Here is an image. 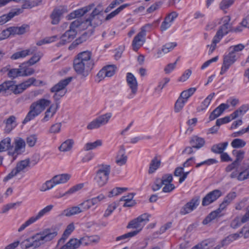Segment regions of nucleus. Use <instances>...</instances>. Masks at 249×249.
Returning a JSON list of instances; mask_svg holds the SVG:
<instances>
[{
  "instance_id": "obj_1",
  "label": "nucleus",
  "mask_w": 249,
  "mask_h": 249,
  "mask_svg": "<svg viewBox=\"0 0 249 249\" xmlns=\"http://www.w3.org/2000/svg\"><path fill=\"white\" fill-rule=\"evenodd\" d=\"M92 53L86 51L79 53L73 60V68L77 74L82 77H87L93 68Z\"/></svg>"
},
{
  "instance_id": "obj_2",
  "label": "nucleus",
  "mask_w": 249,
  "mask_h": 249,
  "mask_svg": "<svg viewBox=\"0 0 249 249\" xmlns=\"http://www.w3.org/2000/svg\"><path fill=\"white\" fill-rule=\"evenodd\" d=\"M51 104V101L50 100L45 98H41L32 103L30 106L29 111L23 121L22 124H25L35 119Z\"/></svg>"
},
{
  "instance_id": "obj_3",
  "label": "nucleus",
  "mask_w": 249,
  "mask_h": 249,
  "mask_svg": "<svg viewBox=\"0 0 249 249\" xmlns=\"http://www.w3.org/2000/svg\"><path fill=\"white\" fill-rule=\"evenodd\" d=\"M57 234L56 231L46 229L33 235L31 237L35 244V249L38 248L46 242L51 241Z\"/></svg>"
},
{
  "instance_id": "obj_4",
  "label": "nucleus",
  "mask_w": 249,
  "mask_h": 249,
  "mask_svg": "<svg viewBox=\"0 0 249 249\" xmlns=\"http://www.w3.org/2000/svg\"><path fill=\"white\" fill-rule=\"evenodd\" d=\"M111 167L108 164H101L97 167L94 180L100 187L105 186L107 182L110 173Z\"/></svg>"
},
{
  "instance_id": "obj_5",
  "label": "nucleus",
  "mask_w": 249,
  "mask_h": 249,
  "mask_svg": "<svg viewBox=\"0 0 249 249\" xmlns=\"http://www.w3.org/2000/svg\"><path fill=\"white\" fill-rule=\"evenodd\" d=\"M71 178V175L68 174H63L55 175L51 179L46 181L43 183L40 191L45 192L47 190L54 188L56 186L67 182Z\"/></svg>"
},
{
  "instance_id": "obj_6",
  "label": "nucleus",
  "mask_w": 249,
  "mask_h": 249,
  "mask_svg": "<svg viewBox=\"0 0 249 249\" xmlns=\"http://www.w3.org/2000/svg\"><path fill=\"white\" fill-rule=\"evenodd\" d=\"M150 215L143 213L137 218L131 221L127 226L128 229H136L133 231H138V233L142 230L143 227L149 221Z\"/></svg>"
},
{
  "instance_id": "obj_7",
  "label": "nucleus",
  "mask_w": 249,
  "mask_h": 249,
  "mask_svg": "<svg viewBox=\"0 0 249 249\" xmlns=\"http://www.w3.org/2000/svg\"><path fill=\"white\" fill-rule=\"evenodd\" d=\"M221 20L223 22V25L219 27L215 35L214 36V37L220 41L225 35L228 34L231 30V25L230 23L231 21V17L230 16H225L221 19Z\"/></svg>"
},
{
  "instance_id": "obj_8",
  "label": "nucleus",
  "mask_w": 249,
  "mask_h": 249,
  "mask_svg": "<svg viewBox=\"0 0 249 249\" xmlns=\"http://www.w3.org/2000/svg\"><path fill=\"white\" fill-rule=\"evenodd\" d=\"M30 160L29 159H26L24 160H22L18 162L17 164L16 167L4 178L3 181L6 182L16 176L19 173L24 172V170L26 168L30 166Z\"/></svg>"
},
{
  "instance_id": "obj_9",
  "label": "nucleus",
  "mask_w": 249,
  "mask_h": 249,
  "mask_svg": "<svg viewBox=\"0 0 249 249\" xmlns=\"http://www.w3.org/2000/svg\"><path fill=\"white\" fill-rule=\"evenodd\" d=\"M111 116V113H107L99 116L88 124L87 129L89 130L97 129L102 125L106 124L108 122Z\"/></svg>"
},
{
  "instance_id": "obj_10",
  "label": "nucleus",
  "mask_w": 249,
  "mask_h": 249,
  "mask_svg": "<svg viewBox=\"0 0 249 249\" xmlns=\"http://www.w3.org/2000/svg\"><path fill=\"white\" fill-rule=\"evenodd\" d=\"M126 81L127 85L130 89V93L129 94L128 98L131 99L137 93L138 83L136 78L131 72H128L126 74Z\"/></svg>"
},
{
  "instance_id": "obj_11",
  "label": "nucleus",
  "mask_w": 249,
  "mask_h": 249,
  "mask_svg": "<svg viewBox=\"0 0 249 249\" xmlns=\"http://www.w3.org/2000/svg\"><path fill=\"white\" fill-rule=\"evenodd\" d=\"M7 90H11L14 94H18L22 93L25 89L21 84L15 85L13 81H7L0 85V92Z\"/></svg>"
},
{
  "instance_id": "obj_12",
  "label": "nucleus",
  "mask_w": 249,
  "mask_h": 249,
  "mask_svg": "<svg viewBox=\"0 0 249 249\" xmlns=\"http://www.w3.org/2000/svg\"><path fill=\"white\" fill-rule=\"evenodd\" d=\"M237 56L235 53L230 51L229 53L225 55L223 58V62L221 69L220 74L223 75L229 69L236 60Z\"/></svg>"
},
{
  "instance_id": "obj_13",
  "label": "nucleus",
  "mask_w": 249,
  "mask_h": 249,
  "mask_svg": "<svg viewBox=\"0 0 249 249\" xmlns=\"http://www.w3.org/2000/svg\"><path fill=\"white\" fill-rule=\"evenodd\" d=\"M222 195L221 191L218 189L210 192L202 198V205L203 206L209 205L216 201Z\"/></svg>"
},
{
  "instance_id": "obj_14",
  "label": "nucleus",
  "mask_w": 249,
  "mask_h": 249,
  "mask_svg": "<svg viewBox=\"0 0 249 249\" xmlns=\"http://www.w3.org/2000/svg\"><path fill=\"white\" fill-rule=\"evenodd\" d=\"M200 197L196 196L193 198L189 202L187 203L180 210V213L185 215L192 212L196 209L199 204Z\"/></svg>"
},
{
  "instance_id": "obj_15",
  "label": "nucleus",
  "mask_w": 249,
  "mask_h": 249,
  "mask_svg": "<svg viewBox=\"0 0 249 249\" xmlns=\"http://www.w3.org/2000/svg\"><path fill=\"white\" fill-rule=\"evenodd\" d=\"M173 177L172 175H165L162 176V178H157L156 179L154 184L152 186V190L154 191L159 190L163 184H172Z\"/></svg>"
},
{
  "instance_id": "obj_16",
  "label": "nucleus",
  "mask_w": 249,
  "mask_h": 249,
  "mask_svg": "<svg viewBox=\"0 0 249 249\" xmlns=\"http://www.w3.org/2000/svg\"><path fill=\"white\" fill-rule=\"evenodd\" d=\"M146 31L143 29L135 36L132 41L134 51H137L145 42Z\"/></svg>"
},
{
  "instance_id": "obj_17",
  "label": "nucleus",
  "mask_w": 249,
  "mask_h": 249,
  "mask_svg": "<svg viewBox=\"0 0 249 249\" xmlns=\"http://www.w3.org/2000/svg\"><path fill=\"white\" fill-rule=\"evenodd\" d=\"M77 35V31L71 30L67 31L60 37V40L56 44V46L59 47L71 42Z\"/></svg>"
},
{
  "instance_id": "obj_18",
  "label": "nucleus",
  "mask_w": 249,
  "mask_h": 249,
  "mask_svg": "<svg viewBox=\"0 0 249 249\" xmlns=\"http://www.w3.org/2000/svg\"><path fill=\"white\" fill-rule=\"evenodd\" d=\"M72 79L71 77H69L60 80L51 89V92H61L67 90L66 88L71 81Z\"/></svg>"
},
{
  "instance_id": "obj_19",
  "label": "nucleus",
  "mask_w": 249,
  "mask_h": 249,
  "mask_svg": "<svg viewBox=\"0 0 249 249\" xmlns=\"http://www.w3.org/2000/svg\"><path fill=\"white\" fill-rule=\"evenodd\" d=\"M59 107V103H56L55 104L50 105L49 107L44 113V116L41 120L42 122H46L52 119Z\"/></svg>"
},
{
  "instance_id": "obj_20",
  "label": "nucleus",
  "mask_w": 249,
  "mask_h": 249,
  "mask_svg": "<svg viewBox=\"0 0 249 249\" xmlns=\"http://www.w3.org/2000/svg\"><path fill=\"white\" fill-rule=\"evenodd\" d=\"M94 6V4L91 3L87 6L73 11L69 15V19H71L83 16L86 13L91 10Z\"/></svg>"
},
{
  "instance_id": "obj_21",
  "label": "nucleus",
  "mask_w": 249,
  "mask_h": 249,
  "mask_svg": "<svg viewBox=\"0 0 249 249\" xmlns=\"http://www.w3.org/2000/svg\"><path fill=\"white\" fill-rule=\"evenodd\" d=\"M36 51V47H33L29 49L22 50L14 53L10 56V58L11 59L14 60L20 58H24L28 55L33 54Z\"/></svg>"
},
{
  "instance_id": "obj_22",
  "label": "nucleus",
  "mask_w": 249,
  "mask_h": 249,
  "mask_svg": "<svg viewBox=\"0 0 249 249\" xmlns=\"http://www.w3.org/2000/svg\"><path fill=\"white\" fill-rule=\"evenodd\" d=\"M82 245L81 238H71L66 244L61 246L59 249H77Z\"/></svg>"
},
{
  "instance_id": "obj_23",
  "label": "nucleus",
  "mask_w": 249,
  "mask_h": 249,
  "mask_svg": "<svg viewBox=\"0 0 249 249\" xmlns=\"http://www.w3.org/2000/svg\"><path fill=\"white\" fill-rule=\"evenodd\" d=\"M127 159V157L125 155V149L123 146H121L116 156L115 162L118 165L122 166L125 164Z\"/></svg>"
},
{
  "instance_id": "obj_24",
  "label": "nucleus",
  "mask_w": 249,
  "mask_h": 249,
  "mask_svg": "<svg viewBox=\"0 0 249 249\" xmlns=\"http://www.w3.org/2000/svg\"><path fill=\"white\" fill-rule=\"evenodd\" d=\"M228 107V106L225 104H221L218 107L215 108L210 114L209 119L213 121L219 117Z\"/></svg>"
},
{
  "instance_id": "obj_25",
  "label": "nucleus",
  "mask_w": 249,
  "mask_h": 249,
  "mask_svg": "<svg viewBox=\"0 0 249 249\" xmlns=\"http://www.w3.org/2000/svg\"><path fill=\"white\" fill-rule=\"evenodd\" d=\"M224 209H220V206L216 210L211 212L203 221V224H207L212 220L221 217L222 214L221 213Z\"/></svg>"
},
{
  "instance_id": "obj_26",
  "label": "nucleus",
  "mask_w": 249,
  "mask_h": 249,
  "mask_svg": "<svg viewBox=\"0 0 249 249\" xmlns=\"http://www.w3.org/2000/svg\"><path fill=\"white\" fill-rule=\"evenodd\" d=\"M82 213L81 207L78 205L68 208L63 211L60 214L61 216L70 217Z\"/></svg>"
},
{
  "instance_id": "obj_27",
  "label": "nucleus",
  "mask_w": 249,
  "mask_h": 249,
  "mask_svg": "<svg viewBox=\"0 0 249 249\" xmlns=\"http://www.w3.org/2000/svg\"><path fill=\"white\" fill-rule=\"evenodd\" d=\"M240 237V233H235L229 235L226 238L223 239L220 244L218 245L217 246L220 247V249L225 246H227L230 244L232 241L235 240L237 238Z\"/></svg>"
},
{
  "instance_id": "obj_28",
  "label": "nucleus",
  "mask_w": 249,
  "mask_h": 249,
  "mask_svg": "<svg viewBox=\"0 0 249 249\" xmlns=\"http://www.w3.org/2000/svg\"><path fill=\"white\" fill-rule=\"evenodd\" d=\"M16 118L15 116L11 115L7 119L3 121L5 124V130L7 132H10L17 125Z\"/></svg>"
},
{
  "instance_id": "obj_29",
  "label": "nucleus",
  "mask_w": 249,
  "mask_h": 249,
  "mask_svg": "<svg viewBox=\"0 0 249 249\" xmlns=\"http://www.w3.org/2000/svg\"><path fill=\"white\" fill-rule=\"evenodd\" d=\"M100 240V238L97 236H85L81 238L82 245L87 246L94 243H97Z\"/></svg>"
},
{
  "instance_id": "obj_30",
  "label": "nucleus",
  "mask_w": 249,
  "mask_h": 249,
  "mask_svg": "<svg viewBox=\"0 0 249 249\" xmlns=\"http://www.w3.org/2000/svg\"><path fill=\"white\" fill-rule=\"evenodd\" d=\"M161 161L157 156L155 157L149 164L148 173L149 174L154 173L160 166Z\"/></svg>"
},
{
  "instance_id": "obj_31",
  "label": "nucleus",
  "mask_w": 249,
  "mask_h": 249,
  "mask_svg": "<svg viewBox=\"0 0 249 249\" xmlns=\"http://www.w3.org/2000/svg\"><path fill=\"white\" fill-rule=\"evenodd\" d=\"M190 142L193 147L199 149L203 146L205 140L202 138L194 136L191 138Z\"/></svg>"
},
{
  "instance_id": "obj_32",
  "label": "nucleus",
  "mask_w": 249,
  "mask_h": 249,
  "mask_svg": "<svg viewBox=\"0 0 249 249\" xmlns=\"http://www.w3.org/2000/svg\"><path fill=\"white\" fill-rule=\"evenodd\" d=\"M21 13L20 9H18L14 12H10L8 14L3 15L0 17V25H3L11 19L14 16L19 15Z\"/></svg>"
},
{
  "instance_id": "obj_33",
  "label": "nucleus",
  "mask_w": 249,
  "mask_h": 249,
  "mask_svg": "<svg viewBox=\"0 0 249 249\" xmlns=\"http://www.w3.org/2000/svg\"><path fill=\"white\" fill-rule=\"evenodd\" d=\"M236 196L234 192L229 193L224 198L223 202L220 204V209H224Z\"/></svg>"
},
{
  "instance_id": "obj_34",
  "label": "nucleus",
  "mask_w": 249,
  "mask_h": 249,
  "mask_svg": "<svg viewBox=\"0 0 249 249\" xmlns=\"http://www.w3.org/2000/svg\"><path fill=\"white\" fill-rule=\"evenodd\" d=\"M229 143L226 142L213 145L211 148V151L216 154H221L226 149Z\"/></svg>"
},
{
  "instance_id": "obj_35",
  "label": "nucleus",
  "mask_w": 249,
  "mask_h": 249,
  "mask_svg": "<svg viewBox=\"0 0 249 249\" xmlns=\"http://www.w3.org/2000/svg\"><path fill=\"white\" fill-rule=\"evenodd\" d=\"M63 14V10L61 9H55L51 15L52 24H57L60 21V18Z\"/></svg>"
},
{
  "instance_id": "obj_36",
  "label": "nucleus",
  "mask_w": 249,
  "mask_h": 249,
  "mask_svg": "<svg viewBox=\"0 0 249 249\" xmlns=\"http://www.w3.org/2000/svg\"><path fill=\"white\" fill-rule=\"evenodd\" d=\"M103 142L101 140H97L94 142H89L86 143L84 147L85 151H88L96 148L98 147L101 146Z\"/></svg>"
},
{
  "instance_id": "obj_37",
  "label": "nucleus",
  "mask_w": 249,
  "mask_h": 249,
  "mask_svg": "<svg viewBox=\"0 0 249 249\" xmlns=\"http://www.w3.org/2000/svg\"><path fill=\"white\" fill-rule=\"evenodd\" d=\"M25 142L21 138H19L15 141V147L14 152L18 154L24 151L25 147Z\"/></svg>"
},
{
  "instance_id": "obj_38",
  "label": "nucleus",
  "mask_w": 249,
  "mask_h": 249,
  "mask_svg": "<svg viewBox=\"0 0 249 249\" xmlns=\"http://www.w3.org/2000/svg\"><path fill=\"white\" fill-rule=\"evenodd\" d=\"M74 141L72 139H68L61 144L59 149L62 152L69 151L71 150Z\"/></svg>"
},
{
  "instance_id": "obj_39",
  "label": "nucleus",
  "mask_w": 249,
  "mask_h": 249,
  "mask_svg": "<svg viewBox=\"0 0 249 249\" xmlns=\"http://www.w3.org/2000/svg\"><path fill=\"white\" fill-rule=\"evenodd\" d=\"M130 4L125 3L121 5L118 8H117L114 11L111 12L109 14L106 18V20H109L112 18H114L115 16L119 14L122 11H123L124 8L130 6Z\"/></svg>"
},
{
  "instance_id": "obj_40",
  "label": "nucleus",
  "mask_w": 249,
  "mask_h": 249,
  "mask_svg": "<svg viewBox=\"0 0 249 249\" xmlns=\"http://www.w3.org/2000/svg\"><path fill=\"white\" fill-rule=\"evenodd\" d=\"M53 205H48L44 209L40 210L36 215L32 216L36 222L37 220L39 219L41 217L44 216L46 213H49L53 208Z\"/></svg>"
},
{
  "instance_id": "obj_41",
  "label": "nucleus",
  "mask_w": 249,
  "mask_h": 249,
  "mask_svg": "<svg viewBox=\"0 0 249 249\" xmlns=\"http://www.w3.org/2000/svg\"><path fill=\"white\" fill-rule=\"evenodd\" d=\"M53 205H48L44 209L40 210L36 215L32 216L36 222L37 220L39 219L41 217L44 216L46 213H49L53 208Z\"/></svg>"
},
{
  "instance_id": "obj_42",
  "label": "nucleus",
  "mask_w": 249,
  "mask_h": 249,
  "mask_svg": "<svg viewBox=\"0 0 249 249\" xmlns=\"http://www.w3.org/2000/svg\"><path fill=\"white\" fill-rule=\"evenodd\" d=\"M196 90V88H189V89L182 91L180 94L179 98H181L183 100L187 102L188 98L194 93Z\"/></svg>"
},
{
  "instance_id": "obj_43",
  "label": "nucleus",
  "mask_w": 249,
  "mask_h": 249,
  "mask_svg": "<svg viewBox=\"0 0 249 249\" xmlns=\"http://www.w3.org/2000/svg\"><path fill=\"white\" fill-rule=\"evenodd\" d=\"M20 246L22 249H28L30 248L35 249V246L31 236L22 241L20 243Z\"/></svg>"
},
{
  "instance_id": "obj_44",
  "label": "nucleus",
  "mask_w": 249,
  "mask_h": 249,
  "mask_svg": "<svg viewBox=\"0 0 249 249\" xmlns=\"http://www.w3.org/2000/svg\"><path fill=\"white\" fill-rule=\"evenodd\" d=\"M11 139L7 137L0 142V152L8 150L11 147Z\"/></svg>"
},
{
  "instance_id": "obj_45",
  "label": "nucleus",
  "mask_w": 249,
  "mask_h": 249,
  "mask_svg": "<svg viewBox=\"0 0 249 249\" xmlns=\"http://www.w3.org/2000/svg\"><path fill=\"white\" fill-rule=\"evenodd\" d=\"M102 5H98L92 11V13L91 14L90 17L89 18H87L86 20V22H89V24L91 25H92V21L94 18V17L95 16L98 15L102 11Z\"/></svg>"
},
{
  "instance_id": "obj_46",
  "label": "nucleus",
  "mask_w": 249,
  "mask_h": 249,
  "mask_svg": "<svg viewBox=\"0 0 249 249\" xmlns=\"http://www.w3.org/2000/svg\"><path fill=\"white\" fill-rule=\"evenodd\" d=\"M232 153L236 157V159L234 161L239 165L244 158L245 152L243 150H233Z\"/></svg>"
},
{
  "instance_id": "obj_47",
  "label": "nucleus",
  "mask_w": 249,
  "mask_h": 249,
  "mask_svg": "<svg viewBox=\"0 0 249 249\" xmlns=\"http://www.w3.org/2000/svg\"><path fill=\"white\" fill-rule=\"evenodd\" d=\"M22 71L21 69H10L9 72L7 73L8 77L11 79H14L18 76H21Z\"/></svg>"
},
{
  "instance_id": "obj_48",
  "label": "nucleus",
  "mask_w": 249,
  "mask_h": 249,
  "mask_svg": "<svg viewBox=\"0 0 249 249\" xmlns=\"http://www.w3.org/2000/svg\"><path fill=\"white\" fill-rule=\"evenodd\" d=\"M246 142L242 139L236 138L234 139L231 142V146L234 148H241L244 147Z\"/></svg>"
},
{
  "instance_id": "obj_49",
  "label": "nucleus",
  "mask_w": 249,
  "mask_h": 249,
  "mask_svg": "<svg viewBox=\"0 0 249 249\" xmlns=\"http://www.w3.org/2000/svg\"><path fill=\"white\" fill-rule=\"evenodd\" d=\"M176 46V43L172 42L167 43L163 46L161 50L159 51L158 53L160 54H161L162 53H167L171 51V50L173 49Z\"/></svg>"
},
{
  "instance_id": "obj_50",
  "label": "nucleus",
  "mask_w": 249,
  "mask_h": 249,
  "mask_svg": "<svg viewBox=\"0 0 249 249\" xmlns=\"http://www.w3.org/2000/svg\"><path fill=\"white\" fill-rule=\"evenodd\" d=\"M28 26L27 25H23L20 27H10L11 31L13 34L22 35L26 32V29Z\"/></svg>"
},
{
  "instance_id": "obj_51",
  "label": "nucleus",
  "mask_w": 249,
  "mask_h": 249,
  "mask_svg": "<svg viewBox=\"0 0 249 249\" xmlns=\"http://www.w3.org/2000/svg\"><path fill=\"white\" fill-rule=\"evenodd\" d=\"M37 136L36 134H32L26 138V141L28 145L32 147L34 146L37 142Z\"/></svg>"
},
{
  "instance_id": "obj_52",
  "label": "nucleus",
  "mask_w": 249,
  "mask_h": 249,
  "mask_svg": "<svg viewBox=\"0 0 249 249\" xmlns=\"http://www.w3.org/2000/svg\"><path fill=\"white\" fill-rule=\"evenodd\" d=\"M214 95V93H212L207 96V97L202 103V104L200 106V110H203L205 109L209 106Z\"/></svg>"
},
{
  "instance_id": "obj_53",
  "label": "nucleus",
  "mask_w": 249,
  "mask_h": 249,
  "mask_svg": "<svg viewBox=\"0 0 249 249\" xmlns=\"http://www.w3.org/2000/svg\"><path fill=\"white\" fill-rule=\"evenodd\" d=\"M138 234V231H130L128 233H126L122 235L118 236L116 238V241H119L121 240L124 241L125 239L127 238H131Z\"/></svg>"
},
{
  "instance_id": "obj_54",
  "label": "nucleus",
  "mask_w": 249,
  "mask_h": 249,
  "mask_svg": "<svg viewBox=\"0 0 249 249\" xmlns=\"http://www.w3.org/2000/svg\"><path fill=\"white\" fill-rule=\"evenodd\" d=\"M234 0H222L219 4V7L222 10L229 8L234 2Z\"/></svg>"
},
{
  "instance_id": "obj_55",
  "label": "nucleus",
  "mask_w": 249,
  "mask_h": 249,
  "mask_svg": "<svg viewBox=\"0 0 249 249\" xmlns=\"http://www.w3.org/2000/svg\"><path fill=\"white\" fill-rule=\"evenodd\" d=\"M186 102L181 98L179 97L175 105V111L176 112H179L183 108Z\"/></svg>"
},
{
  "instance_id": "obj_56",
  "label": "nucleus",
  "mask_w": 249,
  "mask_h": 249,
  "mask_svg": "<svg viewBox=\"0 0 249 249\" xmlns=\"http://www.w3.org/2000/svg\"><path fill=\"white\" fill-rule=\"evenodd\" d=\"M43 56L42 53L38 52L35 54L29 60L28 63L30 65H33L39 61L41 57Z\"/></svg>"
},
{
  "instance_id": "obj_57",
  "label": "nucleus",
  "mask_w": 249,
  "mask_h": 249,
  "mask_svg": "<svg viewBox=\"0 0 249 249\" xmlns=\"http://www.w3.org/2000/svg\"><path fill=\"white\" fill-rule=\"evenodd\" d=\"M104 68L107 77H111L115 74L116 70V67L115 65H108Z\"/></svg>"
},
{
  "instance_id": "obj_58",
  "label": "nucleus",
  "mask_w": 249,
  "mask_h": 249,
  "mask_svg": "<svg viewBox=\"0 0 249 249\" xmlns=\"http://www.w3.org/2000/svg\"><path fill=\"white\" fill-rule=\"evenodd\" d=\"M117 207V205L116 202H113L111 204L109 205L104 213V216L105 217H108L111 214Z\"/></svg>"
},
{
  "instance_id": "obj_59",
  "label": "nucleus",
  "mask_w": 249,
  "mask_h": 249,
  "mask_svg": "<svg viewBox=\"0 0 249 249\" xmlns=\"http://www.w3.org/2000/svg\"><path fill=\"white\" fill-rule=\"evenodd\" d=\"M21 202H17L16 203H9L4 205L2 208V213H7L10 209L14 208L16 206H19Z\"/></svg>"
},
{
  "instance_id": "obj_60",
  "label": "nucleus",
  "mask_w": 249,
  "mask_h": 249,
  "mask_svg": "<svg viewBox=\"0 0 249 249\" xmlns=\"http://www.w3.org/2000/svg\"><path fill=\"white\" fill-rule=\"evenodd\" d=\"M163 81L164 82L163 84H162L161 82H160L158 87L155 88L154 90L156 92L159 93H160L163 88L169 82L170 79L168 78H164Z\"/></svg>"
},
{
  "instance_id": "obj_61",
  "label": "nucleus",
  "mask_w": 249,
  "mask_h": 249,
  "mask_svg": "<svg viewBox=\"0 0 249 249\" xmlns=\"http://www.w3.org/2000/svg\"><path fill=\"white\" fill-rule=\"evenodd\" d=\"M61 127V123H56L51 126V127L50 128L49 131L51 133H57L60 131Z\"/></svg>"
},
{
  "instance_id": "obj_62",
  "label": "nucleus",
  "mask_w": 249,
  "mask_h": 249,
  "mask_svg": "<svg viewBox=\"0 0 249 249\" xmlns=\"http://www.w3.org/2000/svg\"><path fill=\"white\" fill-rule=\"evenodd\" d=\"M34 222H35L34 219L32 217H31L24 223L21 225V226L18 229V231L21 232V231H23L27 227L29 226L32 223H34Z\"/></svg>"
},
{
  "instance_id": "obj_63",
  "label": "nucleus",
  "mask_w": 249,
  "mask_h": 249,
  "mask_svg": "<svg viewBox=\"0 0 249 249\" xmlns=\"http://www.w3.org/2000/svg\"><path fill=\"white\" fill-rule=\"evenodd\" d=\"M82 23V22L81 20L79 19L75 20L71 23L70 26V29L68 30L77 31L76 29L79 27Z\"/></svg>"
},
{
  "instance_id": "obj_64",
  "label": "nucleus",
  "mask_w": 249,
  "mask_h": 249,
  "mask_svg": "<svg viewBox=\"0 0 249 249\" xmlns=\"http://www.w3.org/2000/svg\"><path fill=\"white\" fill-rule=\"evenodd\" d=\"M210 243V242L207 241H203L200 244L195 246L192 249H209L208 246Z\"/></svg>"
}]
</instances>
